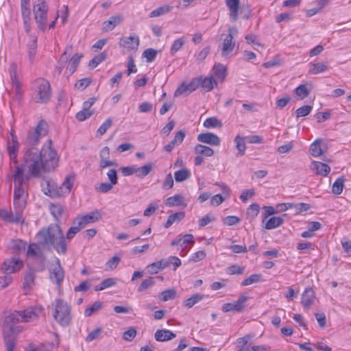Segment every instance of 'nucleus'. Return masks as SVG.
Masks as SVG:
<instances>
[{"instance_id":"obj_6","label":"nucleus","mask_w":351,"mask_h":351,"mask_svg":"<svg viewBox=\"0 0 351 351\" xmlns=\"http://www.w3.org/2000/svg\"><path fill=\"white\" fill-rule=\"evenodd\" d=\"M47 123L44 120H40L33 130H29L24 141V143L29 149H33L36 146L41 138L47 134Z\"/></svg>"},{"instance_id":"obj_29","label":"nucleus","mask_w":351,"mask_h":351,"mask_svg":"<svg viewBox=\"0 0 351 351\" xmlns=\"http://www.w3.org/2000/svg\"><path fill=\"white\" fill-rule=\"evenodd\" d=\"M252 336L247 335L243 337L237 339V351H252V346L248 345V342Z\"/></svg>"},{"instance_id":"obj_51","label":"nucleus","mask_w":351,"mask_h":351,"mask_svg":"<svg viewBox=\"0 0 351 351\" xmlns=\"http://www.w3.org/2000/svg\"><path fill=\"white\" fill-rule=\"evenodd\" d=\"M157 55V51L152 48L145 49L143 53V56L146 58L147 62H153Z\"/></svg>"},{"instance_id":"obj_46","label":"nucleus","mask_w":351,"mask_h":351,"mask_svg":"<svg viewBox=\"0 0 351 351\" xmlns=\"http://www.w3.org/2000/svg\"><path fill=\"white\" fill-rule=\"evenodd\" d=\"M106 58V55L104 53H100L99 54L95 56L93 59H91L89 62V66L91 68H95L102 62Z\"/></svg>"},{"instance_id":"obj_64","label":"nucleus","mask_w":351,"mask_h":351,"mask_svg":"<svg viewBox=\"0 0 351 351\" xmlns=\"http://www.w3.org/2000/svg\"><path fill=\"white\" fill-rule=\"evenodd\" d=\"M40 251L39 247L35 243H32L29 245L27 250V256H36L38 255V252Z\"/></svg>"},{"instance_id":"obj_21","label":"nucleus","mask_w":351,"mask_h":351,"mask_svg":"<svg viewBox=\"0 0 351 351\" xmlns=\"http://www.w3.org/2000/svg\"><path fill=\"white\" fill-rule=\"evenodd\" d=\"M72 49L73 47L71 45L66 47L63 53L60 56L59 61L58 62V65L55 69V72L57 73L58 75L60 74L62 70L68 62Z\"/></svg>"},{"instance_id":"obj_37","label":"nucleus","mask_w":351,"mask_h":351,"mask_svg":"<svg viewBox=\"0 0 351 351\" xmlns=\"http://www.w3.org/2000/svg\"><path fill=\"white\" fill-rule=\"evenodd\" d=\"M204 298V295L202 294L196 293L193 295L191 298L186 299L184 302V306L187 308L193 307L195 304L202 301Z\"/></svg>"},{"instance_id":"obj_52","label":"nucleus","mask_w":351,"mask_h":351,"mask_svg":"<svg viewBox=\"0 0 351 351\" xmlns=\"http://www.w3.org/2000/svg\"><path fill=\"white\" fill-rule=\"evenodd\" d=\"M154 285V281L153 278L149 277L148 278L144 279L141 283L140 286L138 287V292H143L146 289H149L152 286Z\"/></svg>"},{"instance_id":"obj_8","label":"nucleus","mask_w":351,"mask_h":351,"mask_svg":"<svg viewBox=\"0 0 351 351\" xmlns=\"http://www.w3.org/2000/svg\"><path fill=\"white\" fill-rule=\"evenodd\" d=\"M48 5L45 0H36L34 5L33 13L35 21L40 30H44L47 23Z\"/></svg>"},{"instance_id":"obj_39","label":"nucleus","mask_w":351,"mask_h":351,"mask_svg":"<svg viewBox=\"0 0 351 351\" xmlns=\"http://www.w3.org/2000/svg\"><path fill=\"white\" fill-rule=\"evenodd\" d=\"M171 8H172V7H171L169 5H167L159 7V8L152 10L149 13V17H151V18L158 17L161 15L165 14L169 12L171 10Z\"/></svg>"},{"instance_id":"obj_13","label":"nucleus","mask_w":351,"mask_h":351,"mask_svg":"<svg viewBox=\"0 0 351 351\" xmlns=\"http://www.w3.org/2000/svg\"><path fill=\"white\" fill-rule=\"evenodd\" d=\"M44 308L42 306H29L20 311L22 315V322H30L36 319Z\"/></svg>"},{"instance_id":"obj_63","label":"nucleus","mask_w":351,"mask_h":351,"mask_svg":"<svg viewBox=\"0 0 351 351\" xmlns=\"http://www.w3.org/2000/svg\"><path fill=\"white\" fill-rule=\"evenodd\" d=\"M225 199L226 198L223 197L221 194H217L211 197L210 204L213 206H217L220 205Z\"/></svg>"},{"instance_id":"obj_42","label":"nucleus","mask_w":351,"mask_h":351,"mask_svg":"<svg viewBox=\"0 0 351 351\" xmlns=\"http://www.w3.org/2000/svg\"><path fill=\"white\" fill-rule=\"evenodd\" d=\"M184 198L181 195H176L167 198L166 204L171 207L174 206H180L183 204Z\"/></svg>"},{"instance_id":"obj_50","label":"nucleus","mask_w":351,"mask_h":351,"mask_svg":"<svg viewBox=\"0 0 351 351\" xmlns=\"http://www.w3.org/2000/svg\"><path fill=\"white\" fill-rule=\"evenodd\" d=\"M50 212L51 214L57 219L58 217H60L63 212L64 208L60 204H51L50 206Z\"/></svg>"},{"instance_id":"obj_27","label":"nucleus","mask_w":351,"mask_h":351,"mask_svg":"<svg viewBox=\"0 0 351 351\" xmlns=\"http://www.w3.org/2000/svg\"><path fill=\"white\" fill-rule=\"evenodd\" d=\"M226 3L230 12V18L233 21L237 20L239 0H226Z\"/></svg>"},{"instance_id":"obj_41","label":"nucleus","mask_w":351,"mask_h":351,"mask_svg":"<svg viewBox=\"0 0 351 351\" xmlns=\"http://www.w3.org/2000/svg\"><path fill=\"white\" fill-rule=\"evenodd\" d=\"M116 283L117 282H116L115 279L112 278H106V279L104 280L101 283L97 285L95 287V290L97 291H102L106 288H108V287L115 285Z\"/></svg>"},{"instance_id":"obj_12","label":"nucleus","mask_w":351,"mask_h":351,"mask_svg":"<svg viewBox=\"0 0 351 351\" xmlns=\"http://www.w3.org/2000/svg\"><path fill=\"white\" fill-rule=\"evenodd\" d=\"M23 266V261L19 258H10L6 259L1 267V270L5 274H11L19 271Z\"/></svg>"},{"instance_id":"obj_4","label":"nucleus","mask_w":351,"mask_h":351,"mask_svg":"<svg viewBox=\"0 0 351 351\" xmlns=\"http://www.w3.org/2000/svg\"><path fill=\"white\" fill-rule=\"evenodd\" d=\"M75 176L74 173L68 174L60 186L51 185L50 182L47 181V187L44 191L45 193L53 198L66 196L71 192L73 186Z\"/></svg>"},{"instance_id":"obj_61","label":"nucleus","mask_w":351,"mask_h":351,"mask_svg":"<svg viewBox=\"0 0 351 351\" xmlns=\"http://www.w3.org/2000/svg\"><path fill=\"white\" fill-rule=\"evenodd\" d=\"M161 263L159 261L151 263L147 266V271L149 274H157L160 270L162 269V267H160Z\"/></svg>"},{"instance_id":"obj_44","label":"nucleus","mask_w":351,"mask_h":351,"mask_svg":"<svg viewBox=\"0 0 351 351\" xmlns=\"http://www.w3.org/2000/svg\"><path fill=\"white\" fill-rule=\"evenodd\" d=\"M21 8L23 20H30L29 1L21 2Z\"/></svg>"},{"instance_id":"obj_2","label":"nucleus","mask_w":351,"mask_h":351,"mask_svg":"<svg viewBox=\"0 0 351 351\" xmlns=\"http://www.w3.org/2000/svg\"><path fill=\"white\" fill-rule=\"evenodd\" d=\"M38 243L49 248L53 247L58 253L66 252V243L62 230L57 224H51L47 229H42L37 234Z\"/></svg>"},{"instance_id":"obj_55","label":"nucleus","mask_w":351,"mask_h":351,"mask_svg":"<svg viewBox=\"0 0 351 351\" xmlns=\"http://www.w3.org/2000/svg\"><path fill=\"white\" fill-rule=\"evenodd\" d=\"M176 295V292L174 289L165 290V291H162L160 293V295H161L160 300L162 301L166 302L169 300H172V299L175 298Z\"/></svg>"},{"instance_id":"obj_20","label":"nucleus","mask_w":351,"mask_h":351,"mask_svg":"<svg viewBox=\"0 0 351 351\" xmlns=\"http://www.w3.org/2000/svg\"><path fill=\"white\" fill-rule=\"evenodd\" d=\"M311 169L317 175L326 176L330 171V167L326 163L317 161H312Z\"/></svg>"},{"instance_id":"obj_54","label":"nucleus","mask_w":351,"mask_h":351,"mask_svg":"<svg viewBox=\"0 0 351 351\" xmlns=\"http://www.w3.org/2000/svg\"><path fill=\"white\" fill-rule=\"evenodd\" d=\"M311 205L306 203H292V208H294L297 214L306 212L311 208Z\"/></svg>"},{"instance_id":"obj_38","label":"nucleus","mask_w":351,"mask_h":351,"mask_svg":"<svg viewBox=\"0 0 351 351\" xmlns=\"http://www.w3.org/2000/svg\"><path fill=\"white\" fill-rule=\"evenodd\" d=\"M93 113V110L89 108H85V106H83L82 110L76 114L75 117L78 121H83L91 117Z\"/></svg>"},{"instance_id":"obj_11","label":"nucleus","mask_w":351,"mask_h":351,"mask_svg":"<svg viewBox=\"0 0 351 351\" xmlns=\"http://www.w3.org/2000/svg\"><path fill=\"white\" fill-rule=\"evenodd\" d=\"M23 211L14 206V211H8L5 209L0 210V218L5 221L12 223H21L24 221Z\"/></svg>"},{"instance_id":"obj_1","label":"nucleus","mask_w":351,"mask_h":351,"mask_svg":"<svg viewBox=\"0 0 351 351\" xmlns=\"http://www.w3.org/2000/svg\"><path fill=\"white\" fill-rule=\"evenodd\" d=\"M18 155H10L14 165V206L23 211L26 206L24 197L26 183L32 178H40L44 172L53 170L58 165V155H23L19 163Z\"/></svg>"},{"instance_id":"obj_23","label":"nucleus","mask_w":351,"mask_h":351,"mask_svg":"<svg viewBox=\"0 0 351 351\" xmlns=\"http://www.w3.org/2000/svg\"><path fill=\"white\" fill-rule=\"evenodd\" d=\"M64 274L62 268L60 266V261L58 258L56 260V265L53 267L51 279L56 284L60 285L64 278Z\"/></svg>"},{"instance_id":"obj_3","label":"nucleus","mask_w":351,"mask_h":351,"mask_svg":"<svg viewBox=\"0 0 351 351\" xmlns=\"http://www.w3.org/2000/svg\"><path fill=\"white\" fill-rule=\"evenodd\" d=\"M51 97L49 82L43 78L36 79L32 84V99L38 104H47Z\"/></svg>"},{"instance_id":"obj_56","label":"nucleus","mask_w":351,"mask_h":351,"mask_svg":"<svg viewBox=\"0 0 351 351\" xmlns=\"http://www.w3.org/2000/svg\"><path fill=\"white\" fill-rule=\"evenodd\" d=\"M185 40L182 38H179L174 40L171 48V54H174L178 52L184 45Z\"/></svg>"},{"instance_id":"obj_26","label":"nucleus","mask_w":351,"mask_h":351,"mask_svg":"<svg viewBox=\"0 0 351 351\" xmlns=\"http://www.w3.org/2000/svg\"><path fill=\"white\" fill-rule=\"evenodd\" d=\"M326 145L322 139L315 140L310 146L311 154H324L327 152Z\"/></svg>"},{"instance_id":"obj_47","label":"nucleus","mask_w":351,"mask_h":351,"mask_svg":"<svg viewBox=\"0 0 351 351\" xmlns=\"http://www.w3.org/2000/svg\"><path fill=\"white\" fill-rule=\"evenodd\" d=\"M215 75L221 80H223L226 77V67L221 64H215L213 67Z\"/></svg>"},{"instance_id":"obj_58","label":"nucleus","mask_w":351,"mask_h":351,"mask_svg":"<svg viewBox=\"0 0 351 351\" xmlns=\"http://www.w3.org/2000/svg\"><path fill=\"white\" fill-rule=\"evenodd\" d=\"M112 125V120L108 118L98 128L97 130V134H99L100 136H102L106 133L107 130H108Z\"/></svg>"},{"instance_id":"obj_22","label":"nucleus","mask_w":351,"mask_h":351,"mask_svg":"<svg viewBox=\"0 0 351 351\" xmlns=\"http://www.w3.org/2000/svg\"><path fill=\"white\" fill-rule=\"evenodd\" d=\"M35 271L32 269L27 271L24 275L23 289L25 291H29L35 285Z\"/></svg>"},{"instance_id":"obj_43","label":"nucleus","mask_w":351,"mask_h":351,"mask_svg":"<svg viewBox=\"0 0 351 351\" xmlns=\"http://www.w3.org/2000/svg\"><path fill=\"white\" fill-rule=\"evenodd\" d=\"M221 121L216 117L208 118L204 122V126L207 128L221 127Z\"/></svg>"},{"instance_id":"obj_62","label":"nucleus","mask_w":351,"mask_h":351,"mask_svg":"<svg viewBox=\"0 0 351 351\" xmlns=\"http://www.w3.org/2000/svg\"><path fill=\"white\" fill-rule=\"evenodd\" d=\"M136 330L134 328H130L123 332V338L125 341H131L136 337Z\"/></svg>"},{"instance_id":"obj_59","label":"nucleus","mask_w":351,"mask_h":351,"mask_svg":"<svg viewBox=\"0 0 351 351\" xmlns=\"http://www.w3.org/2000/svg\"><path fill=\"white\" fill-rule=\"evenodd\" d=\"M39 154H57V152L52 147V141L48 140L42 147Z\"/></svg>"},{"instance_id":"obj_48","label":"nucleus","mask_w":351,"mask_h":351,"mask_svg":"<svg viewBox=\"0 0 351 351\" xmlns=\"http://www.w3.org/2000/svg\"><path fill=\"white\" fill-rule=\"evenodd\" d=\"M102 302L99 301L95 302L89 308H86L84 312V315L86 317H90L92 314L102 307Z\"/></svg>"},{"instance_id":"obj_14","label":"nucleus","mask_w":351,"mask_h":351,"mask_svg":"<svg viewBox=\"0 0 351 351\" xmlns=\"http://www.w3.org/2000/svg\"><path fill=\"white\" fill-rule=\"evenodd\" d=\"M315 299V293L311 287L306 288L301 298V304L305 310L309 308L314 304Z\"/></svg>"},{"instance_id":"obj_10","label":"nucleus","mask_w":351,"mask_h":351,"mask_svg":"<svg viewBox=\"0 0 351 351\" xmlns=\"http://www.w3.org/2000/svg\"><path fill=\"white\" fill-rule=\"evenodd\" d=\"M237 30L234 27H230L228 29V34L223 39L221 49V56L225 58H229L231 56L235 43L232 41L233 34L237 33Z\"/></svg>"},{"instance_id":"obj_57","label":"nucleus","mask_w":351,"mask_h":351,"mask_svg":"<svg viewBox=\"0 0 351 351\" xmlns=\"http://www.w3.org/2000/svg\"><path fill=\"white\" fill-rule=\"evenodd\" d=\"M312 108V106L308 105H305L298 108L295 111L297 117L307 116L311 113Z\"/></svg>"},{"instance_id":"obj_16","label":"nucleus","mask_w":351,"mask_h":351,"mask_svg":"<svg viewBox=\"0 0 351 351\" xmlns=\"http://www.w3.org/2000/svg\"><path fill=\"white\" fill-rule=\"evenodd\" d=\"M199 87L198 81L196 79H194L189 84H185L182 83L175 91L174 96L178 97L182 94L185 93H191Z\"/></svg>"},{"instance_id":"obj_24","label":"nucleus","mask_w":351,"mask_h":351,"mask_svg":"<svg viewBox=\"0 0 351 351\" xmlns=\"http://www.w3.org/2000/svg\"><path fill=\"white\" fill-rule=\"evenodd\" d=\"M176 337V335L172 331L167 329L158 330L155 334L154 337L157 341L163 342L171 340Z\"/></svg>"},{"instance_id":"obj_36","label":"nucleus","mask_w":351,"mask_h":351,"mask_svg":"<svg viewBox=\"0 0 351 351\" xmlns=\"http://www.w3.org/2000/svg\"><path fill=\"white\" fill-rule=\"evenodd\" d=\"M191 176V171L187 169H181L174 173V178L177 182H182Z\"/></svg>"},{"instance_id":"obj_49","label":"nucleus","mask_w":351,"mask_h":351,"mask_svg":"<svg viewBox=\"0 0 351 351\" xmlns=\"http://www.w3.org/2000/svg\"><path fill=\"white\" fill-rule=\"evenodd\" d=\"M261 274H252L241 282V286H247L253 283L258 282L261 280Z\"/></svg>"},{"instance_id":"obj_53","label":"nucleus","mask_w":351,"mask_h":351,"mask_svg":"<svg viewBox=\"0 0 351 351\" xmlns=\"http://www.w3.org/2000/svg\"><path fill=\"white\" fill-rule=\"evenodd\" d=\"M234 142L236 144V147L239 152L241 153L245 151V142H247L246 138L237 136L234 138Z\"/></svg>"},{"instance_id":"obj_19","label":"nucleus","mask_w":351,"mask_h":351,"mask_svg":"<svg viewBox=\"0 0 351 351\" xmlns=\"http://www.w3.org/2000/svg\"><path fill=\"white\" fill-rule=\"evenodd\" d=\"M19 143L17 136L15 134L14 130H11L10 136L7 140V149L8 154H16L19 152Z\"/></svg>"},{"instance_id":"obj_15","label":"nucleus","mask_w":351,"mask_h":351,"mask_svg":"<svg viewBox=\"0 0 351 351\" xmlns=\"http://www.w3.org/2000/svg\"><path fill=\"white\" fill-rule=\"evenodd\" d=\"M119 46L129 50H136L139 45V38L138 36H130L122 37L119 40Z\"/></svg>"},{"instance_id":"obj_31","label":"nucleus","mask_w":351,"mask_h":351,"mask_svg":"<svg viewBox=\"0 0 351 351\" xmlns=\"http://www.w3.org/2000/svg\"><path fill=\"white\" fill-rule=\"evenodd\" d=\"M82 56H83L82 53H77L74 54L73 57L70 59L66 69L69 71V73L71 75L73 74L77 69Z\"/></svg>"},{"instance_id":"obj_18","label":"nucleus","mask_w":351,"mask_h":351,"mask_svg":"<svg viewBox=\"0 0 351 351\" xmlns=\"http://www.w3.org/2000/svg\"><path fill=\"white\" fill-rule=\"evenodd\" d=\"M122 21L123 17L120 14L112 16L108 20L103 23L102 31L105 32H110Z\"/></svg>"},{"instance_id":"obj_9","label":"nucleus","mask_w":351,"mask_h":351,"mask_svg":"<svg viewBox=\"0 0 351 351\" xmlns=\"http://www.w3.org/2000/svg\"><path fill=\"white\" fill-rule=\"evenodd\" d=\"M247 300V297L241 295L239 297L237 301L234 302H228L223 304L221 310L225 312L240 313L243 312L246 306L245 302Z\"/></svg>"},{"instance_id":"obj_7","label":"nucleus","mask_w":351,"mask_h":351,"mask_svg":"<svg viewBox=\"0 0 351 351\" xmlns=\"http://www.w3.org/2000/svg\"><path fill=\"white\" fill-rule=\"evenodd\" d=\"M20 322H22L21 311H14L10 313L5 317L3 331L18 335L23 329L22 326L19 325Z\"/></svg>"},{"instance_id":"obj_60","label":"nucleus","mask_w":351,"mask_h":351,"mask_svg":"<svg viewBox=\"0 0 351 351\" xmlns=\"http://www.w3.org/2000/svg\"><path fill=\"white\" fill-rule=\"evenodd\" d=\"M120 171L124 176L135 174L136 176V166L132 165L120 168Z\"/></svg>"},{"instance_id":"obj_40","label":"nucleus","mask_w":351,"mask_h":351,"mask_svg":"<svg viewBox=\"0 0 351 351\" xmlns=\"http://www.w3.org/2000/svg\"><path fill=\"white\" fill-rule=\"evenodd\" d=\"M344 181L343 177L339 178L335 180L332 186V192L334 194L340 195L342 193Z\"/></svg>"},{"instance_id":"obj_35","label":"nucleus","mask_w":351,"mask_h":351,"mask_svg":"<svg viewBox=\"0 0 351 351\" xmlns=\"http://www.w3.org/2000/svg\"><path fill=\"white\" fill-rule=\"evenodd\" d=\"M184 212H178L170 215L165 223V228H168L173 225V223L182 220L184 217Z\"/></svg>"},{"instance_id":"obj_45","label":"nucleus","mask_w":351,"mask_h":351,"mask_svg":"<svg viewBox=\"0 0 351 351\" xmlns=\"http://www.w3.org/2000/svg\"><path fill=\"white\" fill-rule=\"evenodd\" d=\"M295 94L303 99L308 97L310 93V90L307 88L306 84H300L295 89Z\"/></svg>"},{"instance_id":"obj_30","label":"nucleus","mask_w":351,"mask_h":351,"mask_svg":"<svg viewBox=\"0 0 351 351\" xmlns=\"http://www.w3.org/2000/svg\"><path fill=\"white\" fill-rule=\"evenodd\" d=\"M6 351H13L16 345L17 335L3 331Z\"/></svg>"},{"instance_id":"obj_28","label":"nucleus","mask_w":351,"mask_h":351,"mask_svg":"<svg viewBox=\"0 0 351 351\" xmlns=\"http://www.w3.org/2000/svg\"><path fill=\"white\" fill-rule=\"evenodd\" d=\"M198 81L199 86H201L206 91H210L214 88V85L217 84L213 77H202L196 78Z\"/></svg>"},{"instance_id":"obj_33","label":"nucleus","mask_w":351,"mask_h":351,"mask_svg":"<svg viewBox=\"0 0 351 351\" xmlns=\"http://www.w3.org/2000/svg\"><path fill=\"white\" fill-rule=\"evenodd\" d=\"M153 168L154 164L152 162H148L139 167H136V177L144 178L152 171Z\"/></svg>"},{"instance_id":"obj_34","label":"nucleus","mask_w":351,"mask_h":351,"mask_svg":"<svg viewBox=\"0 0 351 351\" xmlns=\"http://www.w3.org/2000/svg\"><path fill=\"white\" fill-rule=\"evenodd\" d=\"M284 222V219L280 217H271L265 223V228L267 230H271L280 226Z\"/></svg>"},{"instance_id":"obj_25","label":"nucleus","mask_w":351,"mask_h":351,"mask_svg":"<svg viewBox=\"0 0 351 351\" xmlns=\"http://www.w3.org/2000/svg\"><path fill=\"white\" fill-rule=\"evenodd\" d=\"M329 69V65L326 62H319L317 63H311L308 70L310 74H318L324 73Z\"/></svg>"},{"instance_id":"obj_17","label":"nucleus","mask_w":351,"mask_h":351,"mask_svg":"<svg viewBox=\"0 0 351 351\" xmlns=\"http://www.w3.org/2000/svg\"><path fill=\"white\" fill-rule=\"evenodd\" d=\"M197 140L199 142L209 144L210 145H219L221 142V140L218 136L210 132L199 134L197 136Z\"/></svg>"},{"instance_id":"obj_5","label":"nucleus","mask_w":351,"mask_h":351,"mask_svg":"<svg viewBox=\"0 0 351 351\" xmlns=\"http://www.w3.org/2000/svg\"><path fill=\"white\" fill-rule=\"evenodd\" d=\"M53 317L62 326H67L71 322V308L66 302L56 299L51 304Z\"/></svg>"},{"instance_id":"obj_32","label":"nucleus","mask_w":351,"mask_h":351,"mask_svg":"<svg viewBox=\"0 0 351 351\" xmlns=\"http://www.w3.org/2000/svg\"><path fill=\"white\" fill-rule=\"evenodd\" d=\"M99 217V213L97 210H95L88 215L78 217L80 219L84 226L86 227L87 224L94 223L98 221Z\"/></svg>"}]
</instances>
